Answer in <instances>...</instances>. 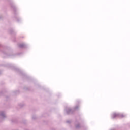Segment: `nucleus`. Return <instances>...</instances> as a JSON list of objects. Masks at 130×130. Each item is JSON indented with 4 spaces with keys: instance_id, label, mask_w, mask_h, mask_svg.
<instances>
[{
    "instance_id": "obj_1",
    "label": "nucleus",
    "mask_w": 130,
    "mask_h": 130,
    "mask_svg": "<svg viewBox=\"0 0 130 130\" xmlns=\"http://www.w3.org/2000/svg\"><path fill=\"white\" fill-rule=\"evenodd\" d=\"M20 47H24V44L20 45Z\"/></svg>"
}]
</instances>
